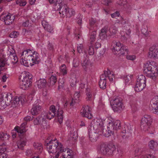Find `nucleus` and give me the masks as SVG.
Returning <instances> with one entry per match:
<instances>
[{
	"mask_svg": "<svg viewBox=\"0 0 158 158\" xmlns=\"http://www.w3.org/2000/svg\"><path fill=\"white\" fill-rule=\"evenodd\" d=\"M12 101V96L10 93L0 95V109H3L6 106L10 105Z\"/></svg>",
	"mask_w": 158,
	"mask_h": 158,
	"instance_id": "nucleus-5",
	"label": "nucleus"
},
{
	"mask_svg": "<svg viewBox=\"0 0 158 158\" xmlns=\"http://www.w3.org/2000/svg\"><path fill=\"white\" fill-rule=\"evenodd\" d=\"M86 99L87 101H91L93 99V98L91 94V92L90 89L87 88L86 90Z\"/></svg>",
	"mask_w": 158,
	"mask_h": 158,
	"instance_id": "nucleus-32",
	"label": "nucleus"
},
{
	"mask_svg": "<svg viewBox=\"0 0 158 158\" xmlns=\"http://www.w3.org/2000/svg\"><path fill=\"white\" fill-rule=\"evenodd\" d=\"M142 33L146 37L148 35V32L147 29V26H144V27H143L141 30Z\"/></svg>",
	"mask_w": 158,
	"mask_h": 158,
	"instance_id": "nucleus-48",
	"label": "nucleus"
},
{
	"mask_svg": "<svg viewBox=\"0 0 158 158\" xmlns=\"http://www.w3.org/2000/svg\"><path fill=\"white\" fill-rule=\"evenodd\" d=\"M91 128L98 131V132L102 131L103 128V122L99 119H96L93 120L90 124Z\"/></svg>",
	"mask_w": 158,
	"mask_h": 158,
	"instance_id": "nucleus-7",
	"label": "nucleus"
},
{
	"mask_svg": "<svg viewBox=\"0 0 158 158\" xmlns=\"http://www.w3.org/2000/svg\"><path fill=\"white\" fill-rule=\"evenodd\" d=\"M32 53H33V52H32V50L30 49H28L26 50H24L23 52L21 54V56H23L24 55L25 56L24 59H25V58L27 57V55H30L32 54Z\"/></svg>",
	"mask_w": 158,
	"mask_h": 158,
	"instance_id": "nucleus-46",
	"label": "nucleus"
},
{
	"mask_svg": "<svg viewBox=\"0 0 158 158\" xmlns=\"http://www.w3.org/2000/svg\"><path fill=\"white\" fill-rule=\"evenodd\" d=\"M152 65L150 64H145L143 69V71L144 73L147 74L148 77H156L157 75V73L154 72L153 70H152Z\"/></svg>",
	"mask_w": 158,
	"mask_h": 158,
	"instance_id": "nucleus-11",
	"label": "nucleus"
},
{
	"mask_svg": "<svg viewBox=\"0 0 158 158\" xmlns=\"http://www.w3.org/2000/svg\"><path fill=\"white\" fill-rule=\"evenodd\" d=\"M108 26L106 25L101 29L99 36L101 40H103L107 38V36L106 34L108 30Z\"/></svg>",
	"mask_w": 158,
	"mask_h": 158,
	"instance_id": "nucleus-18",
	"label": "nucleus"
},
{
	"mask_svg": "<svg viewBox=\"0 0 158 158\" xmlns=\"http://www.w3.org/2000/svg\"><path fill=\"white\" fill-rule=\"evenodd\" d=\"M16 3L20 6H24L26 4V2L24 0H17Z\"/></svg>",
	"mask_w": 158,
	"mask_h": 158,
	"instance_id": "nucleus-51",
	"label": "nucleus"
},
{
	"mask_svg": "<svg viewBox=\"0 0 158 158\" xmlns=\"http://www.w3.org/2000/svg\"><path fill=\"white\" fill-rule=\"evenodd\" d=\"M132 77V75L124 76L123 77V79L125 81V83L126 85L129 84L130 82L131 81Z\"/></svg>",
	"mask_w": 158,
	"mask_h": 158,
	"instance_id": "nucleus-38",
	"label": "nucleus"
},
{
	"mask_svg": "<svg viewBox=\"0 0 158 158\" xmlns=\"http://www.w3.org/2000/svg\"><path fill=\"white\" fill-rule=\"evenodd\" d=\"M137 82L139 83L141 85L144 86V87L146 86V78L143 75H139L138 76L137 79Z\"/></svg>",
	"mask_w": 158,
	"mask_h": 158,
	"instance_id": "nucleus-27",
	"label": "nucleus"
},
{
	"mask_svg": "<svg viewBox=\"0 0 158 158\" xmlns=\"http://www.w3.org/2000/svg\"><path fill=\"white\" fill-rule=\"evenodd\" d=\"M152 108L158 107V96L154 98L151 101Z\"/></svg>",
	"mask_w": 158,
	"mask_h": 158,
	"instance_id": "nucleus-30",
	"label": "nucleus"
},
{
	"mask_svg": "<svg viewBox=\"0 0 158 158\" xmlns=\"http://www.w3.org/2000/svg\"><path fill=\"white\" fill-rule=\"evenodd\" d=\"M15 18L14 15L9 13H2L0 16V20L3 21L6 25L11 24Z\"/></svg>",
	"mask_w": 158,
	"mask_h": 158,
	"instance_id": "nucleus-9",
	"label": "nucleus"
},
{
	"mask_svg": "<svg viewBox=\"0 0 158 158\" xmlns=\"http://www.w3.org/2000/svg\"><path fill=\"white\" fill-rule=\"evenodd\" d=\"M27 143V139L26 138H22L17 142L18 147L19 149L23 150L24 146Z\"/></svg>",
	"mask_w": 158,
	"mask_h": 158,
	"instance_id": "nucleus-22",
	"label": "nucleus"
},
{
	"mask_svg": "<svg viewBox=\"0 0 158 158\" xmlns=\"http://www.w3.org/2000/svg\"><path fill=\"white\" fill-rule=\"evenodd\" d=\"M148 56L151 58H158V45H153L150 48Z\"/></svg>",
	"mask_w": 158,
	"mask_h": 158,
	"instance_id": "nucleus-14",
	"label": "nucleus"
},
{
	"mask_svg": "<svg viewBox=\"0 0 158 158\" xmlns=\"http://www.w3.org/2000/svg\"><path fill=\"white\" fill-rule=\"evenodd\" d=\"M145 87L139 83L136 82L134 87V89L135 91L139 92L142 91Z\"/></svg>",
	"mask_w": 158,
	"mask_h": 158,
	"instance_id": "nucleus-33",
	"label": "nucleus"
},
{
	"mask_svg": "<svg viewBox=\"0 0 158 158\" xmlns=\"http://www.w3.org/2000/svg\"><path fill=\"white\" fill-rule=\"evenodd\" d=\"M46 118L51 119L54 118V116L56 115L55 114L52 113L50 111H49L48 112L46 113L45 114Z\"/></svg>",
	"mask_w": 158,
	"mask_h": 158,
	"instance_id": "nucleus-47",
	"label": "nucleus"
},
{
	"mask_svg": "<svg viewBox=\"0 0 158 158\" xmlns=\"http://www.w3.org/2000/svg\"><path fill=\"white\" fill-rule=\"evenodd\" d=\"M19 35L18 32L13 31L12 32L10 35L9 36L12 38H16Z\"/></svg>",
	"mask_w": 158,
	"mask_h": 158,
	"instance_id": "nucleus-54",
	"label": "nucleus"
},
{
	"mask_svg": "<svg viewBox=\"0 0 158 158\" xmlns=\"http://www.w3.org/2000/svg\"><path fill=\"white\" fill-rule=\"evenodd\" d=\"M50 4H54L53 8L54 9V7L56 5H58L61 4L63 0H48Z\"/></svg>",
	"mask_w": 158,
	"mask_h": 158,
	"instance_id": "nucleus-43",
	"label": "nucleus"
},
{
	"mask_svg": "<svg viewBox=\"0 0 158 158\" xmlns=\"http://www.w3.org/2000/svg\"><path fill=\"white\" fill-rule=\"evenodd\" d=\"M9 138V135L6 133L3 132H0V139L2 140H6Z\"/></svg>",
	"mask_w": 158,
	"mask_h": 158,
	"instance_id": "nucleus-39",
	"label": "nucleus"
},
{
	"mask_svg": "<svg viewBox=\"0 0 158 158\" xmlns=\"http://www.w3.org/2000/svg\"><path fill=\"white\" fill-rule=\"evenodd\" d=\"M112 45H114L113 49L114 50L119 52V54H124L125 52L127 53L128 50L127 47L119 41H114Z\"/></svg>",
	"mask_w": 158,
	"mask_h": 158,
	"instance_id": "nucleus-8",
	"label": "nucleus"
},
{
	"mask_svg": "<svg viewBox=\"0 0 158 158\" xmlns=\"http://www.w3.org/2000/svg\"><path fill=\"white\" fill-rule=\"evenodd\" d=\"M14 130H15L16 131L20 134H23L26 131L25 128L21 127H16L14 128Z\"/></svg>",
	"mask_w": 158,
	"mask_h": 158,
	"instance_id": "nucleus-40",
	"label": "nucleus"
},
{
	"mask_svg": "<svg viewBox=\"0 0 158 158\" xmlns=\"http://www.w3.org/2000/svg\"><path fill=\"white\" fill-rule=\"evenodd\" d=\"M75 14V11L74 10L72 9L68 8V10L66 13V16L67 17H70L74 15Z\"/></svg>",
	"mask_w": 158,
	"mask_h": 158,
	"instance_id": "nucleus-41",
	"label": "nucleus"
},
{
	"mask_svg": "<svg viewBox=\"0 0 158 158\" xmlns=\"http://www.w3.org/2000/svg\"><path fill=\"white\" fill-rule=\"evenodd\" d=\"M112 2L111 0H103L102 3L106 6H109Z\"/></svg>",
	"mask_w": 158,
	"mask_h": 158,
	"instance_id": "nucleus-63",
	"label": "nucleus"
},
{
	"mask_svg": "<svg viewBox=\"0 0 158 158\" xmlns=\"http://www.w3.org/2000/svg\"><path fill=\"white\" fill-rule=\"evenodd\" d=\"M63 111L62 110H60L58 108L57 110L56 115L58 117V122L60 123H61L63 121Z\"/></svg>",
	"mask_w": 158,
	"mask_h": 158,
	"instance_id": "nucleus-31",
	"label": "nucleus"
},
{
	"mask_svg": "<svg viewBox=\"0 0 158 158\" xmlns=\"http://www.w3.org/2000/svg\"><path fill=\"white\" fill-rule=\"evenodd\" d=\"M20 99V102H21V103L23 104L25 102L27 101V99L26 98V96L24 95H22L19 97Z\"/></svg>",
	"mask_w": 158,
	"mask_h": 158,
	"instance_id": "nucleus-55",
	"label": "nucleus"
},
{
	"mask_svg": "<svg viewBox=\"0 0 158 158\" xmlns=\"http://www.w3.org/2000/svg\"><path fill=\"white\" fill-rule=\"evenodd\" d=\"M112 108L114 112H120L124 106L122 98L118 96L116 97L113 99Z\"/></svg>",
	"mask_w": 158,
	"mask_h": 158,
	"instance_id": "nucleus-6",
	"label": "nucleus"
},
{
	"mask_svg": "<svg viewBox=\"0 0 158 158\" xmlns=\"http://www.w3.org/2000/svg\"><path fill=\"white\" fill-rule=\"evenodd\" d=\"M96 37V32L95 31H93L91 33L90 36V44H92L93 42L95 40Z\"/></svg>",
	"mask_w": 158,
	"mask_h": 158,
	"instance_id": "nucleus-42",
	"label": "nucleus"
},
{
	"mask_svg": "<svg viewBox=\"0 0 158 158\" xmlns=\"http://www.w3.org/2000/svg\"><path fill=\"white\" fill-rule=\"evenodd\" d=\"M81 113L83 116L86 117L89 119L91 118L93 116L91 113L90 107L88 106H83L81 110Z\"/></svg>",
	"mask_w": 158,
	"mask_h": 158,
	"instance_id": "nucleus-13",
	"label": "nucleus"
},
{
	"mask_svg": "<svg viewBox=\"0 0 158 158\" xmlns=\"http://www.w3.org/2000/svg\"><path fill=\"white\" fill-rule=\"evenodd\" d=\"M33 117H34L33 116H27L25 117L24 119L25 122H27V121H30L32 120L33 118Z\"/></svg>",
	"mask_w": 158,
	"mask_h": 158,
	"instance_id": "nucleus-64",
	"label": "nucleus"
},
{
	"mask_svg": "<svg viewBox=\"0 0 158 158\" xmlns=\"http://www.w3.org/2000/svg\"><path fill=\"white\" fill-rule=\"evenodd\" d=\"M109 31L110 32L113 34H115L116 33L117 28L114 25H112L109 28Z\"/></svg>",
	"mask_w": 158,
	"mask_h": 158,
	"instance_id": "nucleus-52",
	"label": "nucleus"
},
{
	"mask_svg": "<svg viewBox=\"0 0 158 158\" xmlns=\"http://www.w3.org/2000/svg\"><path fill=\"white\" fill-rule=\"evenodd\" d=\"M152 119L150 115L145 114L141 120V122L146 123L148 124H151Z\"/></svg>",
	"mask_w": 158,
	"mask_h": 158,
	"instance_id": "nucleus-21",
	"label": "nucleus"
},
{
	"mask_svg": "<svg viewBox=\"0 0 158 158\" xmlns=\"http://www.w3.org/2000/svg\"><path fill=\"white\" fill-rule=\"evenodd\" d=\"M40 55L39 54L35 51H34L30 55L27 56V57L24 59L22 58L20 61L22 64L26 67L31 66L35 64H38L39 63V59Z\"/></svg>",
	"mask_w": 158,
	"mask_h": 158,
	"instance_id": "nucleus-1",
	"label": "nucleus"
},
{
	"mask_svg": "<svg viewBox=\"0 0 158 158\" xmlns=\"http://www.w3.org/2000/svg\"><path fill=\"white\" fill-rule=\"evenodd\" d=\"M132 128L131 125L130 124H125L124 125V127H123L121 131L126 133V132H131Z\"/></svg>",
	"mask_w": 158,
	"mask_h": 158,
	"instance_id": "nucleus-34",
	"label": "nucleus"
},
{
	"mask_svg": "<svg viewBox=\"0 0 158 158\" xmlns=\"http://www.w3.org/2000/svg\"><path fill=\"white\" fill-rule=\"evenodd\" d=\"M79 64V59L77 58H76L74 59L73 62V67H77L78 66Z\"/></svg>",
	"mask_w": 158,
	"mask_h": 158,
	"instance_id": "nucleus-53",
	"label": "nucleus"
},
{
	"mask_svg": "<svg viewBox=\"0 0 158 158\" xmlns=\"http://www.w3.org/2000/svg\"><path fill=\"white\" fill-rule=\"evenodd\" d=\"M158 143L156 141L154 140H151L148 143V146L149 148L152 150L156 149L158 146Z\"/></svg>",
	"mask_w": 158,
	"mask_h": 158,
	"instance_id": "nucleus-29",
	"label": "nucleus"
},
{
	"mask_svg": "<svg viewBox=\"0 0 158 158\" xmlns=\"http://www.w3.org/2000/svg\"><path fill=\"white\" fill-rule=\"evenodd\" d=\"M86 5L85 6L86 7L90 8L91 7L92 5V2L91 1L86 0L85 2Z\"/></svg>",
	"mask_w": 158,
	"mask_h": 158,
	"instance_id": "nucleus-62",
	"label": "nucleus"
},
{
	"mask_svg": "<svg viewBox=\"0 0 158 158\" xmlns=\"http://www.w3.org/2000/svg\"><path fill=\"white\" fill-rule=\"evenodd\" d=\"M36 83L38 88L41 89L44 88L46 86L47 81L44 79H40L38 80Z\"/></svg>",
	"mask_w": 158,
	"mask_h": 158,
	"instance_id": "nucleus-26",
	"label": "nucleus"
},
{
	"mask_svg": "<svg viewBox=\"0 0 158 158\" xmlns=\"http://www.w3.org/2000/svg\"><path fill=\"white\" fill-rule=\"evenodd\" d=\"M96 22V19H95L91 18L89 19V24L91 27H94L95 26Z\"/></svg>",
	"mask_w": 158,
	"mask_h": 158,
	"instance_id": "nucleus-49",
	"label": "nucleus"
},
{
	"mask_svg": "<svg viewBox=\"0 0 158 158\" xmlns=\"http://www.w3.org/2000/svg\"><path fill=\"white\" fill-rule=\"evenodd\" d=\"M52 113L55 114V115L56 114V110L55 106L54 105H51L50 107V111Z\"/></svg>",
	"mask_w": 158,
	"mask_h": 158,
	"instance_id": "nucleus-61",
	"label": "nucleus"
},
{
	"mask_svg": "<svg viewBox=\"0 0 158 158\" xmlns=\"http://www.w3.org/2000/svg\"><path fill=\"white\" fill-rule=\"evenodd\" d=\"M13 58L11 62L13 64H14L18 61V58L17 56H15V55H13Z\"/></svg>",
	"mask_w": 158,
	"mask_h": 158,
	"instance_id": "nucleus-60",
	"label": "nucleus"
},
{
	"mask_svg": "<svg viewBox=\"0 0 158 158\" xmlns=\"http://www.w3.org/2000/svg\"><path fill=\"white\" fill-rule=\"evenodd\" d=\"M102 134L106 137H108L113 134L114 132L112 128L109 127V125L107 127V130L103 129L102 131Z\"/></svg>",
	"mask_w": 158,
	"mask_h": 158,
	"instance_id": "nucleus-24",
	"label": "nucleus"
},
{
	"mask_svg": "<svg viewBox=\"0 0 158 158\" xmlns=\"http://www.w3.org/2000/svg\"><path fill=\"white\" fill-rule=\"evenodd\" d=\"M81 63L82 66L85 70H87L90 66V63L89 59L85 54L81 58Z\"/></svg>",
	"mask_w": 158,
	"mask_h": 158,
	"instance_id": "nucleus-16",
	"label": "nucleus"
},
{
	"mask_svg": "<svg viewBox=\"0 0 158 158\" xmlns=\"http://www.w3.org/2000/svg\"><path fill=\"white\" fill-rule=\"evenodd\" d=\"M20 99L19 97H15L14 98L13 100H12L11 102V103H13L15 105L18 104L20 102Z\"/></svg>",
	"mask_w": 158,
	"mask_h": 158,
	"instance_id": "nucleus-56",
	"label": "nucleus"
},
{
	"mask_svg": "<svg viewBox=\"0 0 158 158\" xmlns=\"http://www.w3.org/2000/svg\"><path fill=\"white\" fill-rule=\"evenodd\" d=\"M118 2V5L123 6L124 8L127 9H130L131 8L130 6L128 4H127V0H119Z\"/></svg>",
	"mask_w": 158,
	"mask_h": 158,
	"instance_id": "nucleus-28",
	"label": "nucleus"
},
{
	"mask_svg": "<svg viewBox=\"0 0 158 158\" xmlns=\"http://www.w3.org/2000/svg\"><path fill=\"white\" fill-rule=\"evenodd\" d=\"M6 64L5 61L3 59L0 58V74L1 73V68L4 66Z\"/></svg>",
	"mask_w": 158,
	"mask_h": 158,
	"instance_id": "nucleus-59",
	"label": "nucleus"
},
{
	"mask_svg": "<svg viewBox=\"0 0 158 158\" xmlns=\"http://www.w3.org/2000/svg\"><path fill=\"white\" fill-rule=\"evenodd\" d=\"M31 85H29V83L22 81L20 82L19 87L20 88L25 90L29 87Z\"/></svg>",
	"mask_w": 158,
	"mask_h": 158,
	"instance_id": "nucleus-37",
	"label": "nucleus"
},
{
	"mask_svg": "<svg viewBox=\"0 0 158 158\" xmlns=\"http://www.w3.org/2000/svg\"><path fill=\"white\" fill-rule=\"evenodd\" d=\"M68 7L65 4H61L58 5H56L54 7V10L56 11H59V13L60 16L62 17H64L66 15Z\"/></svg>",
	"mask_w": 158,
	"mask_h": 158,
	"instance_id": "nucleus-10",
	"label": "nucleus"
},
{
	"mask_svg": "<svg viewBox=\"0 0 158 158\" xmlns=\"http://www.w3.org/2000/svg\"><path fill=\"white\" fill-rule=\"evenodd\" d=\"M114 76L113 74L110 73V72L104 71V73L100 76V79L99 82L100 87L102 89H104L106 87V79L108 78L110 81H112Z\"/></svg>",
	"mask_w": 158,
	"mask_h": 158,
	"instance_id": "nucleus-4",
	"label": "nucleus"
},
{
	"mask_svg": "<svg viewBox=\"0 0 158 158\" xmlns=\"http://www.w3.org/2000/svg\"><path fill=\"white\" fill-rule=\"evenodd\" d=\"M34 147L35 149L38 151L40 153H41L43 150L42 144L38 143L35 142L33 144Z\"/></svg>",
	"mask_w": 158,
	"mask_h": 158,
	"instance_id": "nucleus-35",
	"label": "nucleus"
},
{
	"mask_svg": "<svg viewBox=\"0 0 158 158\" xmlns=\"http://www.w3.org/2000/svg\"><path fill=\"white\" fill-rule=\"evenodd\" d=\"M127 31L128 33L126 32L125 34H124V32L123 31H122L120 32L121 35V41H123V42H126L127 40L130 37L129 35L131 33V31L129 29Z\"/></svg>",
	"mask_w": 158,
	"mask_h": 158,
	"instance_id": "nucleus-25",
	"label": "nucleus"
},
{
	"mask_svg": "<svg viewBox=\"0 0 158 158\" xmlns=\"http://www.w3.org/2000/svg\"><path fill=\"white\" fill-rule=\"evenodd\" d=\"M60 71L63 75H65L67 74L66 67L65 64H64L60 67Z\"/></svg>",
	"mask_w": 158,
	"mask_h": 158,
	"instance_id": "nucleus-45",
	"label": "nucleus"
},
{
	"mask_svg": "<svg viewBox=\"0 0 158 158\" xmlns=\"http://www.w3.org/2000/svg\"><path fill=\"white\" fill-rule=\"evenodd\" d=\"M57 79L56 76L52 75L49 79L48 82L50 83L49 86L53 85L56 82Z\"/></svg>",
	"mask_w": 158,
	"mask_h": 158,
	"instance_id": "nucleus-36",
	"label": "nucleus"
},
{
	"mask_svg": "<svg viewBox=\"0 0 158 158\" xmlns=\"http://www.w3.org/2000/svg\"><path fill=\"white\" fill-rule=\"evenodd\" d=\"M42 110V108L40 105L34 103L31 110V112L33 115H36L40 113Z\"/></svg>",
	"mask_w": 158,
	"mask_h": 158,
	"instance_id": "nucleus-17",
	"label": "nucleus"
},
{
	"mask_svg": "<svg viewBox=\"0 0 158 158\" xmlns=\"http://www.w3.org/2000/svg\"><path fill=\"white\" fill-rule=\"evenodd\" d=\"M89 54L90 55H93L94 53V48L92 44H90V45L89 46V49H88Z\"/></svg>",
	"mask_w": 158,
	"mask_h": 158,
	"instance_id": "nucleus-50",
	"label": "nucleus"
},
{
	"mask_svg": "<svg viewBox=\"0 0 158 158\" xmlns=\"http://www.w3.org/2000/svg\"><path fill=\"white\" fill-rule=\"evenodd\" d=\"M42 24L46 31L50 33L53 32V28L50 25L48 24V23L45 21L43 20L42 21Z\"/></svg>",
	"mask_w": 158,
	"mask_h": 158,
	"instance_id": "nucleus-20",
	"label": "nucleus"
},
{
	"mask_svg": "<svg viewBox=\"0 0 158 158\" xmlns=\"http://www.w3.org/2000/svg\"><path fill=\"white\" fill-rule=\"evenodd\" d=\"M32 76L29 73H26L23 76L22 81L29 83V85H31L32 82Z\"/></svg>",
	"mask_w": 158,
	"mask_h": 158,
	"instance_id": "nucleus-23",
	"label": "nucleus"
},
{
	"mask_svg": "<svg viewBox=\"0 0 158 158\" xmlns=\"http://www.w3.org/2000/svg\"><path fill=\"white\" fill-rule=\"evenodd\" d=\"M110 122H108L109 127L112 128L113 130H117L119 129L121 127V122L118 120H114L113 119L110 118Z\"/></svg>",
	"mask_w": 158,
	"mask_h": 158,
	"instance_id": "nucleus-12",
	"label": "nucleus"
},
{
	"mask_svg": "<svg viewBox=\"0 0 158 158\" xmlns=\"http://www.w3.org/2000/svg\"><path fill=\"white\" fill-rule=\"evenodd\" d=\"M82 16L81 15H78L77 18V23L80 25H81L82 23Z\"/></svg>",
	"mask_w": 158,
	"mask_h": 158,
	"instance_id": "nucleus-58",
	"label": "nucleus"
},
{
	"mask_svg": "<svg viewBox=\"0 0 158 158\" xmlns=\"http://www.w3.org/2000/svg\"><path fill=\"white\" fill-rule=\"evenodd\" d=\"M45 145L46 146L48 150V152L51 153H56L58 150L63 151L62 147L63 145L60 142H58L56 139H51L49 140L48 139L45 141Z\"/></svg>",
	"mask_w": 158,
	"mask_h": 158,
	"instance_id": "nucleus-2",
	"label": "nucleus"
},
{
	"mask_svg": "<svg viewBox=\"0 0 158 158\" xmlns=\"http://www.w3.org/2000/svg\"><path fill=\"white\" fill-rule=\"evenodd\" d=\"M131 135V132H124L121 131V135L123 139H128Z\"/></svg>",
	"mask_w": 158,
	"mask_h": 158,
	"instance_id": "nucleus-44",
	"label": "nucleus"
},
{
	"mask_svg": "<svg viewBox=\"0 0 158 158\" xmlns=\"http://www.w3.org/2000/svg\"><path fill=\"white\" fill-rule=\"evenodd\" d=\"M151 124H148L143 122H141L140 127L141 129L144 131H148V133L150 134H153L152 131H150V129L152 128V127L151 126Z\"/></svg>",
	"mask_w": 158,
	"mask_h": 158,
	"instance_id": "nucleus-19",
	"label": "nucleus"
},
{
	"mask_svg": "<svg viewBox=\"0 0 158 158\" xmlns=\"http://www.w3.org/2000/svg\"><path fill=\"white\" fill-rule=\"evenodd\" d=\"M96 130H92V129L90 128V130L89 129L88 133L90 140L92 142H96L98 139V131H95Z\"/></svg>",
	"mask_w": 158,
	"mask_h": 158,
	"instance_id": "nucleus-15",
	"label": "nucleus"
},
{
	"mask_svg": "<svg viewBox=\"0 0 158 158\" xmlns=\"http://www.w3.org/2000/svg\"><path fill=\"white\" fill-rule=\"evenodd\" d=\"M34 124L35 125H37L39 124H41V118L39 117H38L35 118L34 120Z\"/></svg>",
	"mask_w": 158,
	"mask_h": 158,
	"instance_id": "nucleus-57",
	"label": "nucleus"
},
{
	"mask_svg": "<svg viewBox=\"0 0 158 158\" xmlns=\"http://www.w3.org/2000/svg\"><path fill=\"white\" fill-rule=\"evenodd\" d=\"M97 149L98 151L102 154L107 155H112L115 149L114 145H108L104 143L98 144Z\"/></svg>",
	"mask_w": 158,
	"mask_h": 158,
	"instance_id": "nucleus-3",
	"label": "nucleus"
}]
</instances>
